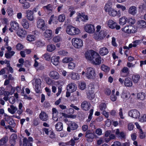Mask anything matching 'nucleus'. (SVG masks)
Here are the masks:
<instances>
[{
	"mask_svg": "<svg viewBox=\"0 0 146 146\" xmlns=\"http://www.w3.org/2000/svg\"><path fill=\"white\" fill-rule=\"evenodd\" d=\"M58 53L59 55L63 56H67L68 55V52L63 50H61L58 51Z\"/></svg>",
	"mask_w": 146,
	"mask_h": 146,
	"instance_id": "4d7b16f0",
	"label": "nucleus"
},
{
	"mask_svg": "<svg viewBox=\"0 0 146 146\" xmlns=\"http://www.w3.org/2000/svg\"><path fill=\"white\" fill-rule=\"evenodd\" d=\"M108 52L109 51L108 49L105 47L101 48L100 49L99 53L102 56L107 55Z\"/></svg>",
	"mask_w": 146,
	"mask_h": 146,
	"instance_id": "a878e982",
	"label": "nucleus"
},
{
	"mask_svg": "<svg viewBox=\"0 0 146 146\" xmlns=\"http://www.w3.org/2000/svg\"><path fill=\"white\" fill-rule=\"evenodd\" d=\"M85 137L87 138V140L88 141L92 142L93 139L95 137V135L90 131L88 130L86 133Z\"/></svg>",
	"mask_w": 146,
	"mask_h": 146,
	"instance_id": "9b49d317",
	"label": "nucleus"
},
{
	"mask_svg": "<svg viewBox=\"0 0 146 146\" xmlns=\"http://www.w3.org/2000/svg\"><path fill=\"white\" fill-rule=\"evenodd\" d=\"M130 96V94L128 92H123L121 96V97L123 98L128 99Z\"/></svg>",
	"mask_w": 146,
	"mask_h": 146,
	"instance_id": "8fccbe9b",
	"label": "nucleus"
},
{
	"mask_svg": "<svg viewBox=\"0 0 146 146\" xmlns=\"http://www.w3.org/2000/svg\"><path fill=\"white\" fill-rule=\"evenodd\" d=\"M128 114L130 116L135 118L138 117L140 115L139 112L136 110H131L128 112Z\"/></svg>",
	"mask_w": 146,
	"mask_h": 146,
	"instance_id": "ddd939ff",
	"label": "nucleus"
},
{
	"mask_svg": "<svg viewBox=\"0 0 146 146\" xmlns=\"http://www.w3.org/2000/svg\"><path fill=\"white\" fill-rule=\"evenodd\" d=\"M84 28L85 31L89 33H93L95 31L94 26L92 24H88L86 25Z\"/></svg>",
	"mask_w": 146,
	"mask_h": 146,
	"instance_id": "6e6552de",
	"label": "nucleus"
},
{
	"mask_svg": "<svg viewBox=\"0 0 146 146\" xmlns=\"http://www.w3.org/2000/svg\"><path fill=\"white\" fill-rule=\"evenodd\" d=\"M39 118L42 121H46L48 119V116L45 112L41 111L39 115Z\"/></svg>",
	"mask_w": 146,
	"mask_h": 146,
	"instance_id": "b1692460",
	"label": "nucleus"
},
{
	"mask_svg": "<svg viewBox=\"0 0 146 146\" xmlns=\"http://www.w3.org/2000/svg\"><path fill=\"white\" fill-rule=\"evenodd\" d=\"M56 18H57L56 17H54L53 15H52L50 19V20L49 21V24H50L51 22H52L53 23L56 24H57V23L58 22L57 21H55V20L56 19Z\"/></svg>",
	"mask_w": 146,
	"mask_h": 146,
	"instance_id": "49530a36",
	"label": "nucleus"
},
{
	"mask_svg": "<svg viewBox=\"0 0 146 146\" xmlns=\"http://www.w3.org/2000/svg\"><path fill=\"white\" fill-rule=\"evenodd\" d=\"M73 45L76 48H79L83 46V42L82 40L78 38H74L72 40Z\"/></svg>",
	"mask_w": 146,
	"mask_h": 146,
	"instance_id": "20e7f679",
	"label": "nucleus"
},
{
	"mask_svg": "<svg viewBox=\"0 0 146 146\" xmlns=\"http://www.w3.org/2000/svg\"><path fill=\"white\" fill-rule=\"evenodd\" d=\"M139 8L141 10H146V4H141L139 5Z\"/></svg>",
	"mask_w": 146,
	"mask_h": 146,
	"instance_id": "0e129e2a",
	"label": "nucleus"
},
{
	"mask_svg": "<svg viewBox=\"0 0 146 146\" xmlns=\"http://www.w3.org/2000/svg\"><path fill=\"white\" fill-rule=\"evenodd\" d=\"M7 121L9 125H15V123L14 121L12 118L9 117L8 118V119L7 120Z\"/></svg>",
	"mask_w": 146,
	"mask_h": 146,
	"instance_id": "bf43d9fd",
	"label": "nucleus"
},
{
	"mask_svg": "<svg viewBox=\"0 0 146 146\" xmlns=\"http://www.w3.org/2000/svg\"><path fill=\"white\" fill-rule=\"evenodd\" d=\"M26 17L27 19L30 21H33L34 19L33 16V12L31 10H28L26 11Z\"/></svg>",
	"mask_w": 146,
	"mask_h": 146,
	"instance_id": "dca6fc26",
	"label": "nucleus"
},
{
	"mask_svg": "<svg viewBox=\"0 0 146 146\" xmlns=\"http://www.w3.org/2000/svg\"><path fill=\"white\" fill-rule=\"evenodd\" d=\"M36 44L38 47H42L45 44V43L41 40H38L36 42Z\"/></svg>",
	"mask_w": 146,
	"mask_h": 146,
	"instance_id": "6e6d98bb",
	"label": "nucleus"
},
{
	"mask_svg": "<svg viewBox=\"0 0 146 146\" xmlns=\"http://www.w3.org/2000/svg\"><path fill=\"white\" fill-rule=\"evenodd\" d=\"M86 87V83L84 82H81L79 83V87L80 89L84 90L85 89Z\"/></svg>",
	"mask_w": 146,
	"mask_h": 146,
	"instance_id": "37998d69",
	"label": "nucleus"
},
{
	"mask_svg": "<svg viewBox=\"0 0 146 146\" xmlns=\"http://www.w3.org/2000/svg\"><path fill=\"white\" fill-rule=\"evenodd\" d=\"M53 41L55 42H57L62 40L61 38L58 36H56L53 39Z\"/></svg>",
	"mask_w": 146,
	"mask_h": 146,
	"instance_id": "864d4df0",
	"label": "nucleus"
},
{
	"mask_svg": "<svg viewBox=\"0 0 146 146\" xmlns=\"http://www.w3.org/2000/svg\"><path fill=\"white\" fill-rule=\"evenodd\" d=\"M75 67V64L73 62H71L69 63L68 64V68L69 69H73Z\"/></svg>",
	"mask_w": 146,
	"mask_h": 146,
	"instance_id": "69168bd1",
	"label": "nucleus"
},
{
	"mask_svg": "<svg viewBox=\"0 0 146 146\" xmlns=\"http://www.w3.org/2000/svg\"><path fill=\"white\" fill-rule=\"evenodd\" d=\"M115 134L117 137L121 139H125V135L124 133L123 132H120L119 129H116Z\"/></svg>",
	"mask_w": 146,
	"mask_h": 146,
	"instance_id": "aec40b11",
	"label": "nucleus"
},
{
	"mask_svg": "<svg viewBox=\"0 0 146 146\" xmlns=\"http://www.w3.org/2000/svg\"><path fill=\"white\" fill-rule=\"evenodd\" d=\"M137 10V8L135 6H132L129 9L128 12L133 15H134L136 14Z\"/></svg>",
	"mask_w": 146,
	"mask_h": 146,
	"instance_id": "c85d7f7f",
	"label": "nucleus"
},
{
	"mask_svg": "<svg viewBox=\"0 0 146 146\" xmlns=\"http://www.w3.org/2000/svg\"><path fill=\"white\" fill-rule=\"evenodd\" d=\"M21 24L23 27L25 29H27L29 28V23L28 21L25 19L22 20Z\"/></svg>",
	"mask_w": 146,
	"mask_h": 146,
	"instance_id": "6ab92c4d",
	"label": "nucleus"
},
{
	"mask_svg": "<svg viewBox=\"0 0 146 146\" xmlns=\"http://www.w3.org/2000/svg\"><path fill=\"white\" fill-rule=\"evenodd\" d=\"M56 129L57 131H61L63 129V124L60 122H58L55 125Z\"/></svg>",
	"mask_w": 146,
	"mask_h": 146,
	"instance_id": "e433bc0d",
	"label": "nucleus"
},
{
	"mask_svg": "<svg viewBox=\"0 0 146 146\" xmlns=\"http://www.w3.org/2000/svg\"><path fill=\"white\" fill-rule=\"evenodd\" d=\"M122 31L127 33H134L137 31V29L135 27L129 25L122 29Z\"/></svg>",
	"mask_w": 146,
	"mask_h": 146,
	"instance_id": "423d86ee",
	"label": "nucleus"
},
{
	"mask_svg": "<svg viewBox=\"0 0 146 146\" xmlns=\"http://www.w3.org/2000/svg\"><path fill=\"white\" fill-rule=\"evenodd\" d=\"M42 58L48 61L50 60L51 56L49 54L46 53L42 55Z\"/></svg>",
	"mask_w": 146,
	"mask_h": 146,
	"instance_id": "a19ab883",
	"label": "nucleus"
},
{
	"mask_svg": "<svg viewBox=\"0 0 146 146\" xmlns=\"http://www.w3.org/2000/svg\"><path fill=\"white\" fill-rule=\"evenodd\" d=\"M11 26L12 29L15 30H17L19 28V24L16 21H13L11 23Z\"/></svg>",
	"mask_w": 146,
	"mask_h": 146,
	"instance_id": "4c0bfd02",
	"label": "nucleus"
},
{
	"mask_svg": "<svg viewBox=\"0 0 146 146\" xmlns=\"http://www.w3.org/2000/svg\"><path fill=\"white\" fill-rule=\"evenodd\" d=\"M127 21V19L126 17H124L120 18L119 20V24L122 25L125 24Z\"/></svg>",
	"mask_w": 146,
	"mask_h": 146,
	"instance_id": "2f4dec72",
	"label": "nucleus"
},
{
	"mask_svg": "<svg viewBox=\"0 0 146 146\" xmlns=\"http://www.w3.org/2000/svg\"><path fill=\"white\" fill-rule=\"evenodd\" d=\"M132 80L134 83H137L140 78V76L139 75H134L132 77Z\"/></svg>",
	"mask_w": 146,
	"mask_h": 146,
	"instance_id": "58836bf2",
	"label": "nucleus"
},
{
	"mask_svg": "<svg viewBox=\"0 0 146 146\" xmlns=\"http://www.w3.org/2000/svg\"><path fill=\"white\" fill-rule=\"evenodd\" d=\"M43 8L47 13H49L52 11L53 7L51 4H49L46 6H43Z\"/></svg>",
	"mask_w": 146,
	"mask_h": 146,
	"instance_id": "412c9836",
	"label": "nucleus"
},
{
	"mask_svg": "<svg viewBox=\"0 0 146 146\" xmlns=\"http://www.w3.org/2000/svg\"><path fill=\"white\" fill-rule=\"evenodd\" d=\"M52 111L53 117H56L58 113V111L55 108H53L52 109Z\"/></svg>",
	"mask_w": 146,
	"mask_h": 146,
	"instance_id": "680f3d73",
	"label": "nucleus"
},
{
	"mask_svg": "<svg viewBox=\"0 0 146 146\" xmlns=\"http://www.w3.org/2000/svg\"><path fill=\"white\" fill-rule=\"evenodd\" d=\"M137 26L140 28H144L146 27V22L143 20L139 21L137 22Z\"/></svg>",
	"mask_w": 146,
	"mask_h": 146,
	"instance_id": "393cba45",
	"label": "nucleus"
},
{
	"mask_svg": "<svg viewBox=\"0 0 146 146\" xmlns=\"http://www.w3.org/2000/svg\"><path fill=\"white\" fill-rule=\"evenodd\" d=\"M104 9L106 11L108 12L110 16H115L117 14V11L110 8L109 5H106Z\"/></svg>",
	"mask_w": 146,
	"mask_h": 146,
	"instance_id": "0eeeda50",
	"label": "nucleus"
},
{
	"mask_svg": "<svg viewBox=\"0 0 146 146\" xmlns=\"http://www.w3.org/2000/svg\"><path fill=\"white\" fill-rule=\"evenodd\" d=\"M17 110V107L13 105H10V108L8 109V111L12 114H14Z\"/></svg>",
	"mask_w": 146,
	"mask_h": 146,
	"instance_id": "cd10ccee",
	"label": "nucleus"
},
{
	"mask_svg": "<svg viewBox=\"0 0 146 146\" xmlns=\"http://www.w3.org/2000/svg\"><path fill=\"white\" fill-rule=\"evenodd\" d=\"M8 141V138L7 136H5L0 140V145H3L6 143Z\"/></svg>",
	"mask_w": 146,
	"mask_h": 146,
	"instance_id": "ea45409f",
	"label": "nucleus"
},
{
	"mask_svg": "<svg viewBox=\"0 0 146 146\" xmlns=\"http://www.w3.org/2000/svg\"><path fill=\"white\" fill-rule=\"evenodd\" d=\"M65 19V16L64 14L59 15L58 17V20L60 22H63L64 21Z\"/></svg>",
	"mask_w": 146,
	"mask_h": 146,
	"instance_id": "09e8293b",
	"label": "nucleus"
},
{
	"mask_svg": "<svg viewBox=\"0 0 146 146\" xmlns=\"http://www.w3.org/2000/svg\"><path fill=\"white\" fill-rule=\"evenodd\" d=\"M96 54V52L93 50H89L85 53V56L87 60L92 62Z\"/></svg>",
	"mask_w": 146,
	"mask_h": 146,
	"instance_id": "39448f33",
	"label": "nucleus"
},
{
	"mask_svg": "<svg viewBox=\"0 0 146 146\" xmlns=\"http://www.w3.org/2000/svg\"><path fill=\"white\" fill-rule=\"evenodd\" d=\"M139 133H140L139 137L141 139H143L145 138V134L143 132L142 130L141 129H139Z\"/></svg>",
	"mask_w": 146,
	"mask_h": 146,
	"instance_id": "13d9d810",
	"label": "nucleus"
},
{
	"mask_svg": "<svg viewBox=\"0 0 146 146\" xmlns=\"http://www.w3.org/2000/svg\"><path fill=\"white\" fill-rule=\"evenodd\" d=\"M20 3L22 4V6L24 9H28L30 7L29 3L27 1Z\"/></svg>",
	"mask_w": 146,
	"mask_h": 146,
	"instance_id": "c03bdc74",
	"label": "nucleus"
},
{
	"mask_svg": "<svg viewBox=\"0 0 146 146\" xmlns=\"http://www.w3.org/2000/svg\"><path fill=\"white\" fill-rule=\"evenodd\" d=\"M23 46L21 43H18L16 46V49L18 50H20L23 48Z\"/></svg>",
	"mask_w": 146,
	"mask_h": 146,
	"instance_id": "774afa93",
	"label": "nucleus"
},
{
	"mask_svg": "<svg viewBox=\"0 0 146 146\" xmlns=\"http://www.w3.org/2000/svg\"><path fill=\"white\" fill-rule=\"evenodd\" d=\"M69 76L72 79L74 80H78L80 78V75L78 73L74 72L70 73Z\"/></svg>",
	"mask_w": 146,
	"mask_h": 146,
	"instance_id": "5701e85b",
	"label": "nucleus"
},
{
	"mask_svg": "<svg viewBox=\"0 0 146 146\" xmlns=\"http://www.w3.org/2000/svg\"><path fill=\"white\" fill-rule=\"evenodd\" d=\"M96 31L94 35V38L98 41L103 39L107 33L106 31L102 29L101 26L98 25L96 27Z\"/></svg>",
	"mask_w": 146,
	"mask_h": 146,
	"instance_id": "f257e3e1",
	"label": "nucleus"
},
{
	"mask_svg": "<svg viewBox=\"0 0 146 146\" xmlns=\"http://www.w3.org/2000/svg\"><path fill=\"white\" fill-rule=\"evenodd\" d=\"M53 81V80L48 78H46V83L48 85L52 84L54 83Z\"/></svg>",
	"mask_w": 146,
	"mask_h": 146,
	"instance_id": "e2e57ef3",
	"label": "nucleus"
},
{
	"mask_svg": "<svg viewBox=\"0 0 146 146\" xmlns=\"http://www.w3.org/2000/svg\"><path fill=\"white\" fill-rule=\"evenodd\" d=\"M6 12L9 16H11L13 15V9L10 7H8L7 8Z\"/></svg>",
	"mask_w": 146,
	"mask_h": 146,
	"instance_id": "5fc2aeb1",
	"label": "nucleus"
},
{
	"mask_svg": "<svg viewBox=\"0 0 146 146\" xmlns=\"http://www.w3.org/2000/svg\"><path fill=\"white\" fill-rule=\"evenodd\" d=\"M139 120L142 122L146 121V115L144 114L139 119Z\"/></svg>",
	"mask_w": 146,
	"mask_h": 146,
	"instance_id": "338daca9",
	"label": "nucleus"
},
{
	"mask_svg": "<svg viewBox=\"0 0 146 146\" xmlns=\"http://www.w3.org/2000/svg\"><path fill=\"white\" fill-rule=\"evenodd\" d=\"M73 60V59L71 57H66L63 58L62 62L64 63H67Z\"/></svg>",
	"mask_w": 146,
	"mask_h": 146,
	"instance_id": "a18cd8bd",
	"label": "nucleus"
},
{
	"mask_svg": "<svg viewBox=\"0 0 146 146\" xmlns=\"http://www.w3.org/2000/svg\"><path fill=\"white\" fill-rule=\"evenodd\" d=\"M78 125L75 122L72 121H69L67 130L68 132H70L71 130H76L78 128Z\"/></svg>",
	"mask_w": 146,
	"mask_h": 146,
	"instance_id": "1a4fd4ad",
	"label": "nucleus"
},
{
	"mask_svg": "<svg viewBox=\"0 0 146 146\" xmlns=\"http://www.w3.org/2000/svg\"><path fill=\"white\" fill-rule=\"evenodd\" d=\"M49 76L55 80L58 79L60 77L58 73L54 71H52L50 72Z\"/></svg>",
	"mask_w": 146,
	"mask_h": 146,
	"instance_id": "a211bd4d",
	"label": "nucleus"
},
{
	"mask_svg": "<svg viewBox=\"0 0 146 146\" xmlns=\"http://www.w3.org/2000/svg\"><path fill=\"white\" fill-rule=\"evenodd\" d=\"M116 23L112 20H109L107 21L108 26L110 28L113 29L116 26Z\"/></svg>",
	"mask_w": 146,
	"mask_h": 146,
	"instance_id": "bb28decb",
	"label": "nucleus"
},
{
	"mask_svg": "<svg viewBox=\"0 0 146 146\" xmlns=\"http://www.w3.org/2000/svg\"><path fill=\"white\" fill-rule=\"evenodd\" d=\"M101 68L102 70L106 72H109L110 69L109 67L104 65H103L102 66Z\"/></svg>",
	"mask_w": 146,
	"mask_h": 146,
	"instance_id": "3c124183",
	"label": "nucleus"
},
{
	"mask_svg": "<svg viewBox=\"0 0 146 146\" xmlns=\"http://www.w3.org/2000/svg\"><path fill=\"white\" fill-rule=\"evenodd\" d=\"M124 85L127 87H131L132 85V82L130 78H126L124 81Z\"/></svg>",
	"mask_w": 146,
	"mask_h": 146,
	"instance_id": "7c9ffc66",
	"label": "nucleus"
},
{
	"mask_svg": "<svg viewBox=\"0 0 146 146\" xmlns=\"http://www.w3.org/2000/svg\"><path fill=\"white\" fill-rule=\"evenodd\" d=\"M77 16L76 17V21H85L88 20V17L87 15H85L84 13H77Z\"/></svg>",
	"mask_w": 146,
	"mask_h": 146,
	"instance_id": "f8f14e48",
	"label": "nucleus"
},
{
	"mask_svg": "<svg viewBox=\"0 0 146 146\" xmlns=\"http://www.w3.org/2000/svg\"><path fill=\"white\" fill-rule=\"evenodd\" d=\"M37 26L38 28L42 29V31H44L46 29V26L44 20L42 19H39L37 22Z\"/></svg>",
	"mask_w": 146,
	"mask_h": 146,
	"instance_id": "9d476101",
	"label": "nucleus"
},
{
	"mask_svg": "<svg viewBox=\"0 0 146 146\" xmlns=\"http://www.w3.org/2000/svg\"><path fill=\"white\" fill-rule=\"evenodd\" d=\"M36 39L35 36L33 34L28 35L26 38L27 40L30 42L35 40Z\"/></svg>",
	"mask_w": 146,
	"mask_h": 146,
	"instance_id": "f704fd0d",
	"label": "nucleus"
},
{
	"mask_svg": "<svg viewBox=\"0 0 146 146\" xmlns=\"http://www.w3.org/2000/svg\"><path fill=\"white\" fill-rule=\"evenodd\" d=\"M17 35L21 37H24L27 34V32L23 29L19 30L17 33Z\"/></svg>",
	"mask_w": 146,
	"mask_h": 146,
	"instance_id": "c756f323",
	"label": "nucleus"
},
{
	"mask_svg": "<svg viewBox=\"0 0 146 146\" xmlns=\"http://www.w3.org/2000/svg\"><path fill=\"white\" fill-rule=\"evenodd\" d=\"M90 106V103L86 101H85L83 102L81 105L82 109L85 111L88 110Z\"/></svg>",
	"mask_w": 146,
	"mask_h": 146,
	"instance_id": "f3484780",
	"label": "nucleus"
},
{
	"mask_svg": "<svg viewBox=\"0 0 146 146\" xmlns=\"http://www.w3.org/2000/svg\"><path fill=\"white\" fill-rule=\"evenodd\" d=\"M45 36L47 37H50L52 35V31L50 30H47L45 33Z\"/></svg>",
	"mask_w": 146,
	"mask_h": 146,
	"instance_id": "de8ad7c7",
	"label": "nucleus"
},
{
	"mask_svg": "<svg viewBox=\"0 0 146 146\" xmlns=\"http://www.w3.org/2000/svg\"><path fill=\"white\" fill-rule=\"evenodd\" d=\"M106 108V104L104 103H102L99 106V108L101 110H104Z\"/></svg>",
	"mask_w": 146,
	"mask_h": 146,
	"instance_id": "603ef678",
	"label": "nucleus"
},
{
	"mask_svg": "<svg viewBox=\"0 0 146 146\" xmlns=\"http://www.w3.org/2000/svg\"><path fill=\"white\" fill-rule=\"evenodd\" d=\"M76 89V84L71 83L69 84L67 87V90L73 92Z\"/></svg>",
	"mask_w": 146,
	"mask_h": 146,
	"instance_id": "2eb2a0df",
	"label": "nucleus"
},
{
	"mask_svg": "<svg viewBox=\"0 0 146 146\" xmlns=\"http://www.w3.org/2000/svg\"><path fill=\"white\" fill-rule=\"evenodd\" d=\"M94 92H87V98L90 100L93 99L94 97Z\"/></svg>",
	"mask_w": 146,
	"mask_h": 146,
	"instance_id": "79ce46f5",
	"label": "nucleus"
},
{
	"mask_svg": "<svg viewBox=\"0 0 146 146\" xmlns=\"http://www.w3.org/2000/svg\"><path fill=\"white\" fill-rule=\"evenodd\" d=\"M92 63L95 65H99L101 62V58L100 55L96 52V54L94 57Z\"/></svg>",
	"mask_w": 146,
	"mask_h": 146,
	"instance_id": "4468645a",
	"label": "nucleus"
},
{
	"mask_svg": "<svg viewBox=\"0 0 146 146\" xmlns=\"http://www.w3.org/2000/svg\"><path fill=\"white\" fill-rule=\"evenodd\" d=\"M59 56H53L51 58V62L54 65H57L59 63Z\"/></svg>",
	"mask_w": 146,
	"mask_h": 146,
	"instance_id": "4be33fe9",
	"label": "nucleus"
},
{
	"mask_svg": "<svg viewBox=\"0 0 146 146\" xmlns=\"http://www.w3.org/2000/svg\"><path fill=\"white\" fill-rule=\"evenodd\" d=\"M56 49L55 46L53 44L48 45L47 46V50L49 52L54 51Z\"/></svg>",
	"mask_w": 146,
	"mask_h": 146,
	"instance_id": "72a5a7b5",
	"label": "nucleus"
},
{
	"mask_svg": "<svg viewBox=\"0 0 146 146\" xmlns=\"http://www.w3.org/2000/svg\"><path fill=\"white\" fill-rule=\"evenodd\" d=\"M69 11L70 12V17H71L72 15L75 13V11L73 7H70L69 9Z\"/></svg>",
	"mask_w": 146,
	"mask_h": 146,
	"instance_id": "052dcab7",
	"label": "nucleus"
},
{
	"mask_svg": "<svg viewBox=\"0 0 146 146\" xmlns=\"http://www.w3.org/2000/svg\"><path fill=\"white\" fill-rule=\"evenodd\" d=\"M146 96L145 94L142 92L138 93L137 94V97L138 99L143 100L145 99Z\"/></svg>",
	"mask_w": 146,
	"mask_h": 146,
	"instance_id": "473e14b6",
	"label": "nucleus"
},
{
	"mask_svg": "<svg viewBox=\"0 0 146 146\" xmlns=\"http://www.w3.org/2000/svg\"><path fill=\"white\" fill-rule=\"evenodd\" d=\"M66 31L67 34L71 35H77L80 33L79 29L71 25L67 26Z\"/></svg>",
	"mask_w": 146,
	"mask_h": 146,
	"instance_id": "f03ea898",
	"label": "nucleus"
},
{
	"mask_svg": "<svg viewBox=\"0 0 146 146\" xmlns=\"http://www.w3.org/2000/svg\"><path fill=\"white\" fill-rule=\"evenodd\" d=\"M15 53L14 51H10L6 53L5 54V56L7 59L10 58Z\"/></svg>",
	"mask_w": 146,
	"mask_h": 146,
	"instance_id": "c9c22d12",
	"label": "nucleus"
},
{
	"mask_svg": "<svg viewBox=\"0 0 146 146\" xmlns=\"http://www.w3.org/2000/svg\"><path fill=\"white\" fill-rule=\"evenodd\" d=\"M86 74V77L88 79H94L96 77V74L94 69L90 67L87 68Z\"/></svg>",
	"mask_w": 146,
	"mask_h": 146,
	"instance_id": "7ed1b4c3",
	"label": "nucleus"
}]
</instances>
